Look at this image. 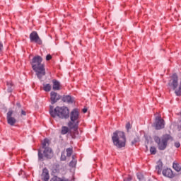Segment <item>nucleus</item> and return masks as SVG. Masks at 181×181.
I'll return each mask as SVG.
<instances>
[{"mask_svg":"<svg viewBox=\"0 0 181 181\" xmlns=\"http://www.w3.org/2000/svg\"><path fill=\"white\" fill-rule=\"evenodd\" d=\"M137 142H139V138H134V141H132V145H136Z\"/></svg>","mask_w":181,"mask_h":181,"instance_id":"393cba45","label":"nucleus"},{"mask_svg":"<svg viewBox=\"0 0 181 181\" xmlns=\"http://www.w3.org/2000/svg\"><path fill=\"white\" fill-rule=\"evenodd\" d=\"M46 60L49 62V60H52V55L50 54H47L46 57Z\"/></svg>","mask_w":181,"mask_h":181,"instance_id":"c85d7f7f","label":"nucleus"},{"mask_svg":"<svg viewBox=\"0 0 181 181\" xmlns=\"http://www.w3.org/2000/svg\"><path fill=\"white\" fill-rule=\"evenodd\" d=\"M153 139L156 144H157L159 151H165L168 147V144L173 141V137L170 134H163L161 138L158 136H155Z\"/></svg>","mask_w":181,"mask_h":181,"instance_id":"20e7f679","label":"nucleus"},{"mask_svg":"<svg viewBox=\"0 0 181 181\" xmlns=\"http://www.w3.org/2000/svg\"><path fill=\"white\" fill-rule=\"evenodd\" d=\"M83 114H86V112H87V108H83Z\"/></svg>","mask_w":181,"mask_h":181,"instance_id":"2f4dec72","label":"nucleus"},{"mask_svg":"<svg viewBox=\"0 0 181 181\" xmlns=\"http://www.w3.org/2000/svg\"><path fill=\"white\" fill-rule=\"evenodd\" d=\"M51 101L52 104L57 103L59 100H60L61 97L60 95L57 94V93L52 91L51 93Z\"/></svg>","mask_w":181,"mask_h":181,"instance_id":"9d476101","label":"nucleus"},{"mask_svg":"<svg viewBox=\"0 0 181 181\" xmlns=\"http://www.w3.org/2000/svg\"><path fill=\"white\" fill-rule=\"evenodd\" d=\"M43 90L47 91V92H49L52 90V86H50V84H49V83L44 84Z\"/></svg>","mask_w":181,"mask_h":181,"instance_id":"6ab92c4d","label":"nucleus"},{"mask_svg":"<svg viewBox=\"0 0 181 181\" xmlns=\"http://www.w3.org/2000/svg\"><path fill=\"white\" fill-rule=\"evenodd\" d=\"M174 146H175V148H180V143L179 141H176L174 144Z\"/></svg>","mask_w":181,"mask_h":181,"instance_id":"cd10ccee","label":"nucleus"},{"mask_svg":"<svg viewBox=\"0 0 181 181\" xmlns=\"http://www.w3.org/2000/svg\"><path fill=\"white\" fill-rule=\"evenodd\" d=\"M7 86L8 87V93H12V90H13V88H12V87H13V84L12 83V82H7Z\"/></svg>","mask_w":181,"mask_h":181,"instance_id":"412c9836","label":"nucleus"},{"mask_svg":"<svg viewBox=\"0 0 181 181\" xmlns=\"http://www.w3.org/2000/svg\"><path fill=\"white\" fill-rule=\"evenodd\" d=\"M41 177L44 181H49L50 177L49 175V170L47 168H44L42 170V173L41 175Z\"/></svg>","mask_w":181,"mask_h":181,"instance_id":"f8f14e48","label":"nucleus"},{"mask_svg":"<svg viewBox=\"0 0 181 181\" xmlns=\"http://www.w3.org/2000/svg\"><path fill=\"white\" fill-rule=\"evenodd\" d=\"M80 118V112L77 109H74L70 113L71 121L68 122V127L71 129V136L76 138V135H78V121Z\"/></svg>","mask_w":181,"mask_h":181,"instance_id":"f257e3e1","label":"nucleus"},{"mask_svg":"<svg viewBox=\"0 0 181 181\" xmlns=\"http://www.w3.org/2000/svg\"><path fill=\"white\" fill-rule=\"evenodd\" d=\"M126 129H127V131H129V129H131V123L129 122L127 123Z\"/></svg>","mask_w":181,"mask_h":181,"instance_id":"bb28decb","label":"nucleus"},{"mask_svg":"<svg viewBox=\"0 0 181 181\" xmlns=\"http://www.w3.org/2000/svg\"><path fill=\"white\" fill-rule=\"evenodd\" d=\"M73 154V148H68L66 149V156H71V155Z\"/></svg>","mask_w":181,"mask_h":181,"instance_id":"5701e85b","label":"nucleus"},{"mask_svg":"<svg viewBox=\"0 0 181 181\" xmlns=\"http://www.w3.org/2000/svg\"><path fill=\"white\" fill-rule=\"evenodd\" d=\"M112 140L115 146H117V148H124L125 146V142H127L125 133L120 131H116L113 133Z\"/></svg>","mask_w":181,"mask_h":181,"instance_id":"39448f33","label":"nucleus"},{"mask_svg":"<svg viewBox=\"0 0 181 181\" xmlns=\"http://www.w3.org/2000/svg\"><path fill=\"white\" fill-rule=\"evenodd\" d=\"M53 86L52 88L54 91L60 90V82L57 80H52Z\"/></svg>","mask_w":181,"mask_h":181,"instance_id":"2eb2a0df","label":"nucleus"},{"mask_svg":"<svg viewBox=\"0 0 181 181\" xmlns=\"http://www.w3.org/2000/svg\"><path fill=\"white\" fill-rule=\"evenodd\" d=\"M12 115H13V111L9 110L7 112V123L11 127H13L16 124V119L12 117Z\"/></svg>","mask_w":181,"mask_h":181,"instance_id":"1a4fd4ad","label":"nucleus"},{"mask_svg":"<svg viewBox=\"0 0 181 181\" xmlns=\"http://www.w3.org/2000/svg\"><path fill=\"white\" fill-rule=\"evenodd\" d=\"M163 175L165 177L172 178V177H173V171H172V170H170V168L164 169V170H163Z\"/></svg>","mask_w":181,"mask_h":181,"instance_id":"ddd939ff","label":"nucleus"},{"mask_svg":"<svg viewBox=\"0 0 181 181\" xmlns=\"http://www.w3.org/2000/svg\"><path fill=\"white\" fill-rule=\"evenodd\" d=\"M43 59L42 57L37 55L33 58L31 62V66L33 70L35 71L37 78L41 80L43 76H46V69H45V64H42Z\"/></svg>","mask_w":181,"mask_h":181,"instance_id":"f03ea898","label":"nucleus"},{"mask_svg":"<svg viewBox=\"0 0 181 181\" xmlns=\"http://www.w3.org/2000/svg\"><path fill=\"white\" fill-rule=\"evenodd\" d=\"M62 101H64V103H73V98L70 95L64 96Z\"/></svg>","mask_w":181,"mask_h":181,"instance_id":"f3484780","label":"nucleus"},{"mask_svg":"<svg viewBox=\"0 0 181 181\" xmlns=\"http://www.w3.org/2000/svg\"><path fill=\"white\" fill-rule=\"evenodd\" d=\"M17 107L16 108V114H20L21 112V117H25L26 115V111L23 110L22 109V105H21V103H16Z\"/></svg>","mask_w":181,"mask_h":181,"instance_id":"9b49d317","label":"nucleus"},{"mask_svg":"<svg viewBox=\"0 0 181 181\" xmlns=\"http://www.w3.org/2000/svg\"><path fill=\"white\" fill-rule=\"evenodd\" d=\"M69 127L64 126L62 127V131H61V134L62 135H66V134H67L69 132Z\"/></svg>","mask_w":181,"mask_h":181,"instance_id":"a211bd4d","label":"nucleus"},{"mask_svg":"<svg viewBox=\"0 0 181 181\" xmlns=\"http://www.w3.org/2000/svg\"><path fill=\"white\" fill-rule=\"evenodd\" d=\"M137 177L139 181H145V177H144V175L141 173H137Z\"/></svg>","mask_w":181,"mask_h":181,"instance_id":"4be33fe9","label":"nucleus"},{"mask_svg":"<svg viewBox=\"0 0 181 181\" xmlns=\"http://www.w3.org/2000/svg\"><path fill=\"white\" fill-rule=\"evenodd\" d=\"M49 114L52 118H56V117H59L62 119H67L69 117H70V110L69 107L63 106V107H56L54 110H53V107L50 106L49 107Z\"/></svg>","mask_w":181,"mask_h":181,"instance_id":"7ed1b4c3","label":"nucleus"},{"mask_svg":"<svg viewBox=\"0 0 181 181\" xmlns=\"http://www.w3.org/2000/svg\"><path fill=\"white\" fill-rule=\"evenodd\" d=\"M72 158L73 160L69 163V166H71V168H74V166L77 165V160L74 159V156H73Z\"/></svg>","mask_w":181,"mask_h":181,"instance_id":"aec40b11","label":"nucleus"},{"mask_svg":"<svg viewBox=\"0 0 181 181\" xmlns=\"http://www.w3.org/2000/svg\"><path fill=\"white\" fill-rule=\"evenodd\" d=\"M53 157V150L51 148H46L43 150V153L40 150L38 151V159L40 160H43V158H46L47 159H52Z\"/></svg>","mask_w":181,"mask_h":181,"instance_id":"423d86ee","label":"nucleus"},{"mask_svg":"<svg viewBox=\"0 0 181 181\" xmlns=\"http://www.w3.org/2000/svg\"><path fill=\"white\" fill-rule=\"evenodd\" d=\"M131 180H132V176L131 175H129L127 177L124 178V181H131Z\"/></svg>","mask_w":181,"mask_h":181,"instance_id":"a878e982","label":"nucleus"},{"mask_svg":"<svg viewBox=\"0 0 181 181\" xmlns=\"http://www.w3.org/2000/svg\"><path fill=\"white\" fill-rule=\"evenodd\" d=\"M163 168V163L162 161H158L157 165L156 167V170H157L158 175H160L162 173V168Z\"/></svg>","mask_w":181,"mask_h":181,"instance_id":"4468645a","label":"nucleus"},{"mask_svg":"<svg viewBox=\"0 0 181 181\" xmlns=\"http://www.w3.org/2000/svg\"><path fill=\"white\" fill-rule=\"evenodd\" d=\"M42 149H46V148H50L49 146L50 145V141L47 139H44L42 142Z\"/></svg>","mask_w":181,"mask_h":181,"instance_id":"dca6fc26","label":"nucleus"},{"mask_svg":"<svg viewBox=\"0 0 181 181\" xmlns=\"http://www.w3.org/2000/svg\"><path fill=\"white\" fill-rule=\"evenodd\" d=\"M153 125L156 129H163L165 128V120L160 116H157Z\"/></svg>","mask_w":181,"mask_h":181,"instance_id":"0eeeda50","label":"nucleus"},{"mask_svg":"<svg viewBox=\"0 0 181 181\" xmlns=\"http://www.w3.org/2000/svg\"><path fill=\"white\" fill-rule=\"evenodd\" d=\"M150 153L151 155H156V147L151 146L150 148Z\"/></svg>","mask_w":181,"mask_h":181,"instance_id":"b1692460","label":"nucleus"},{"mask_svg":"<svg viewBox=\"0 0 181 181\" xmlns=\"http://www.w3.org/2000/svg\"><path fill=\"white\" fill-rule=\"evenodd\" d=\"M61 160H66V155L64 154L61 155Z\"/></svg>","mask_w":181,"mask_h":181,"instance_id":"c756f323","label":"nucleus"},{"mask_svg":"<svg viewBox=\"0 0 181 181\" xmlns=\"http://www.w3.org/2000/svg\"><path fill=\"white\" fill-rule=\"evenodd\" d=\"M30 42L37 43V45H42V40L36 31H33L30 34Z\"/></svg>","mask_w":181,"mask_h":181,"instance_id":"6e6552de","label":"nucleus"},{"mask_svg":"<svg viewBox=\"0 0 181 181\" xmlns=\"http://www.w3.org/2000/svg\"><path fill=\"white\" fill-rule=\"evenodd\" d=\"M3 48H4V45H2L1 42H0V52L1 50H2Z\"/></svg>","mask_w":181,"mask_h":181,"instance_id":"7c9ffc66","label":"nucleus"}]
</instances>
